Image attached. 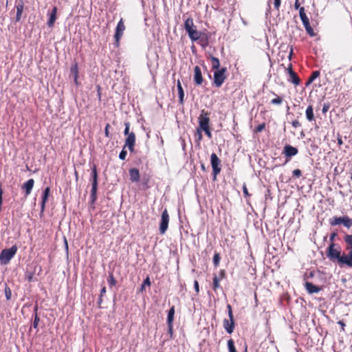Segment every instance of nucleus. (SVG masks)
<instances>
[{"label":"nucleus","mask_w":352,"mask_h":352,"mask_svg":"<svg viewBox=\"0 0 352 352\" xmlns=\"http://www.w3.org/2000/svg\"><path fill=\"white\" fill-rule=\"evenodd\" d=\"M344 254H341V248L336 243H330L327 250V257L332 261H338L340 266H343Z\"/></svg>","instance_id":"obj_1"},{"label":"nucleus","mask_w":352,"mask_h":352,"mask_svg":"<svg viewBox=\"0 0 352 352\" xmlns=\"http://www.w3.org/2000/svg\"><path fill=\"white\" fill-rule=\"evenodd\" d=\"M329 222L331 226L342 224L348 229L352 227V219L346 215L343 217H333L329 219Z\"/></svg>","instance_id":"obj_2"},{"label":"nucleus","mask_w":352,"mask_h":352,"mask_svg":"<svg viewBox=\"0 0 352 352\" xmlns=\"http://www.w3.org/2000/svg\"><path fill=\"white\" fill-rule=\"evenodd\" d=\"M17 251V247L13 245L10 248L4 249L0 254V261L1 263L6 265L8 264L12 258L15 255Z\"/></svg>","instance_id":"obj_3"},{"label":"nucleus","mask_w":352,"mask_h":352,"mask_svg":"<svg viewBox=\"0 0 352 352\" xmlns=\"http://www.w3.org/2000/svg\"><path fill=\"white\" fill-rule=\"evenodd\" d=\"M226 67H222L220 69L214 71L213 84L215 87H220L223 84L225 80L226 79Z\"/></svg>","instance_id":"obj_4"},{"label":"nucleus","mask_w":352,"mask_h":352,"mask_svg":"<svg viewBox=\"0 0 352 352\" xmlns=\"http://www.w3.org/2000/svg\"><path fill=\"white\" fill-rule=\"evenodd\" d=\"M210 113L205 110H202L198 117L199 126L197 129H204L210 127Z\"/></svg>","instance_id":"obj_5"},{"label":"nucleus","mask_w":352,"mask_h":352,"mask_svg":"<svg viewBox=\"0 0 352 352\" xmlns=\"http://www.w3.org/2000/svg\"><path fill=\"white\" fill-rule=\"evenodd\" d=\"M298 153V150L296 147H294L290 144H286L283 147L282 154L285 157V162L284 164L289 162L292 157L296 155Z\"/></svg>","instance_id":"obj_6"},{"label":"nucleus","mask_w":352,"mask_h":352,"mask_svg":"<svg viewBox=\"0 0 352 352\" xmlns=\"http://www.w3.org/2000/svg\"><path fill=\"white\" fill-rule=\"evenodd\" d=\"M211 166L214 177H216L221 172V161L215 153H212L210 157Z\"/></svg>","instance_id":"obj_7"},{"label":"nucleus","mask_w":352,"mask_h":352,"mask_svg":"<svg viewBox=\"0 0 352 352\" xmlns=\"http://www.w3.org/2000/svg\"><path fill=\"white\" fill-rule=\"evenodd\" d=\"M125 30V25L124 24L123 19H121L118 22L116 28V34H115V39L116 42V45H118L120 38H122L124 31Z\"/></svg>","instance_id":"obj_8"},{"label":"nucleus","mask_w":352,"mask_h":352,"mask_svg":"<svg viewBox=\"0 0 352 352\" xmlns=\"http://www.w3.org/2000/svg\"><path fill=\"white\" fill-rule=\"evenodd\" d=\"M168 221H169V218H168V212L166 210H164L162 214L161 223H160V230L162 234H164L166 232V230H167L168 225Z\"/></svg>","instance_id":"obj_9"},{"label":"nucleus","mask_w":352,"mask_h":352,"mask_svg":"<svg viewBox=\"0 0 352 352\" xmlns=\"http://www.w3.org/2000/svg\"><path fill=\"white\" fill-rule=\"evenodd\" d=\"M193 79L196 85H201L204 82L201 70L197 65L194 67Z\"/></svg>","instance_id":"obj_10"},{"label":"nucleus","mask_w":352,"mask_h":352,"mask_svg":"<svg viewBox=\"0 0 352 352\" xmlns=\"http://www.w3.org/2000/svg\"><path fill=\"white\" fill-rule=\"evenodd\" d=\"M135 142V135L133 132H131L130 134H129V135H127L126 138L124 148L127 147L129 151H133L134 149Z\"/></svg>","instance_id":"obj_11"},{"label":"nucleus","mask_w":352,"mask_h":352,"mask_svg":"<svg viewBox=\"0 0 352 352\" xmlns=\"http://www.w3.org/2000/svg\"><path fill=\"white\" fill-rule=\"evenodd\" d=\"M174 315H175V308H174V307H172L170 309V310H169V312H168V318H167L168 324L169 333H170L171 337L173 336V322L174 320Z\"/></svg>","instance_id":"obj_12"},{"label":"nucleus","mask_w":352,"mask_h":352,"mask_svg":"<svg viewBox=\"0 0 352 352\" xmlns=\"http://www.w3.org/2000/svg\"><path fill=\"white\" fill-rule=\"evenodd\" d=\"M223 325L226 332L231 334L234 331L235 322L234 320L225 318L223 321Z\"/></svg>","instance_id":"obj_13"},{"label":"nucleus","mask_w":352,"mask_h":352,"mask_svg":"<svg viewBox=\"0 0 352 352\" xmlns=\"http://www.w3.org/2000/svg\"><path fill=\"white\" fill-rule=\"evenodd\" d=\"M197 41L203 48L207 47L209 44V37L208 34L202 32Z\"/></svg>","instance_id":"obj_14"},{"label":"nucleus","mask_w":352,"mask_h":352,"mask_svg":"<svg viewBox=\"0 0 352 352\" xmlns=\"http://www.w3.org/2000/svg\"><path fill=\"white\" fill-rule=\"evenodd\" d=\"M184 28L187 32L188 36L190 32L197 30L196 27L194 25L193 20L191 18H188L184 23Z\"/></svg>","instance_id":"obj_15"},{"label":"nucleus","mask_w":352,"mask_h":352,"mask_svg":"<svg viewBox=\"0 0 352 352\" xmlns=\"http://www.w3.org/2000/svg\"><path fill=\"white\" fill-rule=\"evenodd\" d=\"M34 184V180L33 179H30L22 186V188L25 191L26 196L31 193Z\"/></svg>","instance_id":"obj_16"},{"label":"nucleus","mask_w":352,"mask_h":352,"mask_svg":"<svg viewBox=\"0 0 352 352\" xmlns=\"http://www.w3.org/2000/svg\"><path fill=\"white\" fill-rule=\"evenodd\" d=\"M56 14H57V8L56 7H54L51 13L49 14V19L47 21V25L50 28H52L54 26V24L56 20Z\"/></svg>","instance_id":"obj_17"},{"label":"nucleus","mask_w":352,"mask_h":352,"mask_svg":"<svg viewBox=\"0 0 352 352\" xmlns=\"http://www.w3.org/2000/svg\"><path fill=\"white\" fill-rule=\"evenodd\" d=\"M305 286L309 294L318 293L321 289L320 287L314 285L312 283L310 282H306Z\"/></svg>","instance_id":"obj_18"},{"label":"nucleus","mask_w":352,"mask_h":352,"mask_svg":"<svg viewBox=\"0 0 352 352\" xmlns=\"http://www.w3.org/2000/svg\"><path fill=\"white\" fill-rule=\"evenodd\" d=\"M270 94L274 96V98L271 100L270 104L276 106L281 105L284 101L283 98L276 94L274 91H270Z\"/></svg>","instance_id":"obj_19"},{"label":"nucleus","mask_w":352,"mask_h":352,"mask_svg":"<svg viewBox=\"0 0 352 352\" xmlns=\"http://www.w3.org/2000/svg\"><path fill=\"white\" fill-rule=\"evenodd\" d=\"M305 115L307 120L311 122L315 121V117L314 113V108L312 105H309L305 111Z\"/></svg>","instance_id":"obj_20"},{"label":"nucleus","mask_w":352,"mask_h":352,"mask_svg":"<svg viewBox=\"0 0 352 352\" xmlns=\"http://www.w3.org/2000/svg\"><path fill=\"white\" fill-rule=\"evenodd\" d=\"M348 254H344L343 261V265L349 267H352V248L349 250Z\"/></svg>","instance_id":"obj_21"},{"label":"nucleus","mask_w":352,"mask_h":352,"mask_svg":"<svg viewBox=\"0 0 352 352\" xmlns=\"http://www.w3.org/2000/svg\"><path fill=\"white\" fill-rule=\"evenodd\" d=\"M70 72H71V75L74 78L75 84L76 85H78V65L76 63H74V65H72Z\"/></svg>","instance_id":"obj_22"},{"label":"nucleus","mask_w":352,"mask_h":352,"mask_svg":"<svg viewBox=\"0 0 352 352\" xmlns=\"http://www.w3.org/2000/svg\"><path fill=\"white\" fill-rule=\"evenodd\" d=\"M288 81L291 82L296 86L299 85L300 82V80L295 72H291V74H289Z\"/></svg>","instance_id":"obj_23"},{"label":"nucleus","mask_w":352,"mask_h":352,"mask_svg":"<svg viewBox=\"0 0 352 352\" xmlns=\"http://www.w3.org/2000/svg\"><path fill=\"white\" fill-rule=\"evenodd\" d=\"M130 179L132 182H139L140 180V173L136 168H132L129 171Z\"/></svg>","instance_id":"obj_24"},{"label":"nucleus","mask_w":352,"mask_h":352,"mask_svg":"<svg viewBox=\"0 0 352 352\" xmlns=\"http://www.w3.org/2000/svg\"><path fill=\"white\" fill-rule=\"evenodd\" d=\"M222 279L219 278L217 274H214L213 278H212V289L214 292H217L218 289L221 288L220 286V281Z\"/></svg>","instance_id":"obj_25"},{"label":"nucleus","mask_w":352,"mask_h":352,"mask_svg":"<svg viewBox=\"0 0 352 352\" xmlns=\"http://www.w3.org/2000/svg\"><path fill=\"white\" fill-rule=\"evenodd\" d=\"M343 240L346 244V250L352 249V234H346L344 236Z\"/></svg>","instance_id":"obj_26"},{"label":"nucleus","mask_w":352,"mask_h":352,"mask_svg":"<svg viewBox=\"0 0 352 352\" xmlns=\"http://www.w3.org/2000/svg\"><path fill=\"white\" fill-rule=\"evenodd\" d=\"M50 191V188L47 187L43 192V197H42V203H41V211L42 212L45 209V203L48 199Z\"/></svg>","instance_id":"obj_27"},{"label":"nucleus","mask_w":352,"mask_h":352,"mask_svg":"<svg viewBox=\"0 0 352 352\" xmlns=\"http://www.w3.org/2000/svg\"><path fill=\"white\" fill-rule=\"evenodd\" d=\"M320 75V71L318 70H316V71H314L311 73V76L309 77L307 82L305 83V85L307 87L309 86L310 84H311L314 80L317 78L318 77H319Z\"/></svg>","instance_id":"obj_28"},{"label":"nucleus","mask_w":352,"mask_h":352,"mask_svg":"<svg viewBox=\"0 0 352 352\" xmlns=\"http://www.w3.org/2000/svg\"><path fill=\"white\" fill-rule=\"evenodd\" d=\"M97 186H98V179H92V188L91 190V195L93 200L96 199V192H97Z\"/></svg>","instance_id":"obj_29"},{"label":"nucleus","mask_w":352,"mask_h":352,"mask_svg":"<svg viewBox=\"0 0 352 352\" xmlns=\"http://www.w3.org/2000/svg\"><path fill=\"white\" fill-rule=\"evenodd\" d=\"M302 24L306 30L307 33L311 37L314 36L315 32H314L313 28H311V26L310 25L309 20L307 21V22L302 23Z\"/></svg>","instance_id":"obj_30"},{"label":"nucleus","mask_w":352,"mask_h":352,"mask_svg":"<svg viewBox=\"0 0 352 352\" xmlns=\"http://www.w3.org/2000/svg\"><path fill=\"white\" fill-rule=\"evenodd\" d=\"M211 65H212V69H215V70L220 69H219L220 62H219V58H217L214 56H211Z\"/></svg>","instance_id":"obj_31"},{"label":"nucleus","mask_w":352,"mask_h":352,"mask_svg":"<svg viewBox=\"0 0 352 352\" xmlns=\"http://www.w3.org/2000/svg\"><path fill=\"white\" fill-rule=\"evenodd\" d=\"M177 90L179 94V101L181 103H182L184 100V93L179 80H177Z\"/></svg>","instance_id":"obj_32"},{"label":"nucleus","mask_w":352,"mask_h":352,"mask_svg":"<svg viewBox=\"0 0 352 352\" xmlns=\"http://www.w3.org/2000/svg\"><path fill=\"white\" fill-rule=\"evenodd\" d=\"M299 15L302 23L309 21V18L305 13L304 7L300 8Z\"/></svg>","instance_id":"obj_33"},{"label":"nucleus","mask_w":352,"mask_h":352,"mask_svg":"<svg viewBox=\"0 0 352 352\" xmlns=\"http://www.w3.org/2000/svg\"><path fill=\"white\" fill-rule=\"evenodd\" d=\"M299 15L302 23L309 21V18L305 13L304 7L300 8Z\"/></svg>","instance_id":"obj_34"},{"label":"nucleus","mask_w":352,"mask_h":352,"mask_svg":"<svg viewBox=\"0 0 352 352\" xmlns=\"http://www.w3.org/2000/svg\"><path fill=\"white\" fill-rule=\"evenodd\" d=\"M201 32H199L197 30L190 32L189 37L192 41H196L199 39V36L201 34Z\"/></svg>","instance_id":"obj_35"},{"label":"nucleus","mask_w":352,"mask_h":352,"mask_svg":"<svg viewBox=\"0 0 352 352\" xmlns=\"http://www.w3.org/2000/svg\"><path fill=\"white\" fill-rule=\"evenodd\" d=\"M228 349L229 352H237L234 345V342L232 339H230L228 341Z\"/></svg>","instance_id":"obj_36"},{"label":"nucleus","mask_w":352,"mask_h":352,"mask_svg":"<svg viewBox=\"0 0 352 352\" xmlns=\"http://www.w3.org/2000/svg\"><path fill=\"white\" fill-rule=\"evenodd\" d=\"M23 10V4L18 5L16 6V21H19L21 19V16L22 14Z\"/></svg>","instance_id":"obj_37"},{"label":"nucleus","mask_w":352,"mask_h":352,"mask_svg":"<svg viewBox=\"0 0 352 352\" xmlns=\"http://www.w3.org/2000/svg\"><path fill=\"white\" fill-rule=\"evenodd\" d=\"M221 260V256L219 252H215L213 256V264L215 267H217L219 265Z\"/></svg>","instance_id":"obj_38"},{"label":"nucleus","mask_w":352,"mask_h":352,"mask_svg":"<svg viewBox=\"0 0 352 352\" xmlns=\"http://www.w3.org/2000/svg\"><path fill=\"white\" fill-rule=\"evenodd\" d=\"M265 128V123L263 122V123H261L260 124H258L254 129V133H260Z\"/></svg>","instance_id":"obj_39"},{"label":"nucleus","mask_w":352,"mask_h":352,"mask_svg":"<svg viewBox=\"0 0 352 352\" xmlns=\"http://www.w3.org/2000/svg\"><path fill=\"white\" fill-rule=\"evenodd\" d=\"M151 282L148 277H147L141 285V291L143 292L145 289L146 286H150Z\"/></svg>","instance_id":"obj_40"},{"label":"nucleus","mask_w":352,"mask_h":352,"mask_svg":"<svg viewBox=\"0 0 352 352\" xmlns=\"http://www.w3.org/2000/svg\"><path fill=\"white\" fill-rule=\"evenodd\" d=\"M293 177L299 178L302 176V171L300 169H295L292 172Z\"/></svg>","instance_id":"obj_41"},{"label":"nucleus","mask_w":352,"mask_h":352,"mask_svg":"<svg viewBox=\"0 0 352 352\" xmlns=\"http://www.w3.org/2000/svg\"><path fill=\"white\" fill-rule=\"evenodd\" d=\"M108 283L111 286H113L116 284V280L112 274L109 276Z\"/></svg>","instance_id":"obj_42"},{"label":"nucleus","mask_w":352,"mask_h":352,"mask_svg":"<svg viewBox=\"0 0 352 352\" xmlns=\"http://www.w3.org/2000/svg\"><path fill=\"white\" fill-rule=\"evenodd\" d=\"M243 192L244 197L246 198L250 197L251 195L248 192V190L245 184H243Z\"/></svg>","instance_id":"obj_43"},{"label":"nucleus","mask_w":352,"mask_h":352,"mask_svg":"<svg viewBox=\"0 0 352 352\" xmlns=\"http://www.w3.org/2000/svg\"><path fill=\"white\" fill-rule=\"evenodd\" d=\"M5 295L7 300H10L11 298V290L9 287H6L5 289Z\"/></svg>","instance_id":"obj_44"},{"label":"nucleus","mask_w":352,"mask_h":352,"mask_svg":"<svg viewBox=\"0 0 352 352\" xmlns=\"http://www.w3.org/2000/svg\"><path fill=\"white\" fill-rule=\"evenodd\" d=\"M124 126H125V129H124V133L125 135H129V134H130L131 133L129 132V127H130V124L129 122H125L124 123Z\"/></svg>","instance_id":"obj_45"},{"label":"nucleus","mask_w":352,"mask_h":352,"mask_svg":"<svg viewBox=\"0 0 352 352\" xmlns=\"http://www.w3.org/2000/svg\"><path fill=\"white\" fill-rule=\"evenodd\" d=\"M330 105L328 103H324L322 106V111L324 114L326 113L329 109Z\"/></svg>","instance_id":"obj_46"},{"label":"nucleus","mask_w":352,"mask_h":352,"mask_svg":"<svg viewBox=\"0 0 352 352\" xmlns=\"http://www.w3.org/2000/svg\"><path fill=\"white\" fill-rule=\"evenodd\" d=\"M281 0H274V6L276 10H279L280 6Z\"/></svg>","instance_id":"obj_47"},{"label":"nucleus","mask_w":352,"mask_h":352,"mask_svg":"<svg viewBox=\"0 0 352 352\" xmlns=\"http://www.w3.org/2000/svg\"><path fill=\"white\" fill-rule=\"evenodd\" d=\"M201 130L205 132L206 135L209 138H212V133H211L210 127L209 128H206V129H201Z\"/></svg>","instance_id":"obj_48"},{"label":"nucleus","mask_w":352,"mask_h":352,"mask_svg":"<svg viewBox=\"0 0 352 352\" xmlns=\"http://www.w3.org/2000/svg\"><path fill=\"white\" fill-rule=\"evenodd\" d=\"M91 176H92V179H98V174H97V170H96V167L94 166V168H92V174H91Z\"/></svg>","instance_id":"obj_49"},{"label":"nucleus","mask_w":352,"mask_h":352,"mask_svg":"<svg viewBox=\"0 0 352 352\" xmlns=\"http://www.w3.org/2000/svg\"><path fill=\"white\" fill-rule=\"evenodd\" d=\"M226 270H221L219 271V274L218 276H219V278H221V279H223V278H226Z\"/></svg>","instance_id":"obj_50"},{"label":"nucleus","mask_w":352,"mask_h":352,"mask_svg":"<svg viewBox=\"0 0 352 352\" xmlns=\"http://www.w3.org/2000/svg\"><path fill=\"white\" fill-rule=\"evenodd\" d=\"M126 151H124V148H123V150L120 152V153L119 155V157H120V159L124 160L126 157Z\"/></svg>","instance_id":"obj_51"},{"label":"nucleus","mask_w":352,"mask_h":352,"mask_svg":"<svg viewBox=\"0 0 352 352\" xmlns=\"http://www.w3.org/2000/svg\"><path fill=\"white\" fill-rule=\"evenodd\" d=\"M38 322H39V318L36 314L35 318H34V322H33L34 328H35V329L37 328L38 324Z\"/></svg>","instance_id":"obj_52"},{"label":"nucleus","mask_w":352,"mask_h":352,"mask_svg":"<svg viewBox=\"0 0 352 352\" xmlns=\"http://www.w3.org/2000/svg\"><path fill=\"white\" fill-rule=\"evenodd\" d=\"M106 293V287H103L100 290V296L99 298V302H102V297Z\"/></svg>","instance_id":"obj_53"},{"label":"nucleus","mask_w":352,"mask_h":352,"mask_svg":"<svg viewBox=\"0 0 352 352\" xmlns=\"http://www.w3.org/2000/svg\"><path fill=\"white\" fill-rule=\"evenodd\" d=\"M337 234L336 232H333L330 234L329 240L331 241V243H334L335 238L336 237Z\"/></svg>","instance_id":"obj_54"},{"label":"nucleus","mask_w":352,"mask_h":352,"mask_svg":"<svg viewBox=\"0 0 352 352\" xmlns=\"http://www.w3.org/2000/svg\"><path fill=\"white\" fill-rule=\"evenodd\" d=\"M292 125L294 128H298V126H300V123L299 122L298 120H296L292 121Z\"/></svg>","instance_id":"obj_55"},{"label":"nucleus","mask_w":352,"mask_h":352,"mask_svg":"<svg viewBox=\"0 0 352 352\" xmlns=\"http://www.w3.org/2000/svg\"><path fill=\"white\" fill-rule=\"evenodd\" d=\"M194 287H195L196 293L198 294L199 292V283L197 280H195Z\"/></svg>","instance_id":"obj_56"},{"label":"nucleus","mask_w":352,"mask_h":352,"mask_svg":"<svg viewBox=\"0 0 352 352\" xmlns=\"http://www.w3.org/2000/svg\"><path fill=\"white\" fill-rule=\"evenodd\" d=\"M201 131L202 130L201 129H197V135L198 136V140L200 141L202 139V134H201Z\"/></svg>","instance_id":"obj_57"},{"label":"nucleus","mask_w":352,"mask_h":352,"mask_svg":"<svg viewBox=\"0 0 352 352\" xmlns=\"http://www.w3.org/2000/svg\"><path fill=\"white\" fill-rule=\"evenodd\" d=\"M110 127V125L109 124H107L106 126H105V129H104V133H105V136L109 138V128Z\"/></svg>","instance_id":"obj_58"},{"label":"nucleus","mask_w":352,"mask_h":352,"mask_svg":"<svg viewBox=\"0 0 352 352\" xmlns=\"http://www.w3.org/2000/svg\"><path fill=\"white\" fill-rule=\"evenodd\" d=\"M3 190L0 188V211L1 210V205L3 202Z\"/></svg>","instance_id":"obj_59"},{"label":"nucleus","mask_w":352,"mask_h":352,"mask_svg":"<svg viewBox=\"0 0 352 352\" xmlns=\"http://www.w3.org/2000/svg\"><path fill=\"white\" fill-rule=\"evenodd\" d=\"M338 324L341 326L342 330L343 331H344V327H345L346 325H345V323L344 322V321L343 320H340V321H338Z\"/></svg>","instance_id":"obj_60"},{"label":"nucleus","mask_w":352,"mask_h":352,"mask_svg":"<svg viewBox=\"0 0 352 352\" xmlns=\"http://www.w3.org/2000/svg\"><path fill=\"white\" fill-rule=\"evenodd\" d=\"M287 70L288 74H290L291 72H294V71L292 69V64L289 65L288 67L287 68Z\"/></svg>","instance_id":"obj_61"},{"label":"nucleus","mask_w":352,"mask_h":352,"mask_svg":"<svg viewBox=\"0 0 352 352\" xmlns=\"http://www.w3.org/2000/svg\"><path fill=\"white\" fill-rule=\"evenodd\" d=\"M294 8L296 10H298L299 9L300 10V3H299V0H296L295 1V3H294Z\"/></svg>","instance_id":"obj_62"},{"label":"nucleus","mask_w":352,"mask_h":352,"mask_svg":"<svg viewBox=\"0 0 352 352\" xmlns=\"http://www.w3.org/2000/svg\"><path fill=\"white\" fill-rule=\"evenodd\" d=\"M228 313L229 319H230L231 320H234L232 310H230V311H228Z\"/></svg>","instance_id":"obj_63"},{"label":"nucleus","mask_w":352,"mask_h":352,"mask_svg":"<svg viewBox=\"0 0 352 352\" xmlns=\"http://www.w3.org/2000/svg\"><path fill=\"white\" fill-rule=\"evenodd\" d=\"M338 143L339 145H342L343 144V142H342V140L341 138H339L338 139Z\"/></svg>","instance_id":"obj_64"}]
</instances>
